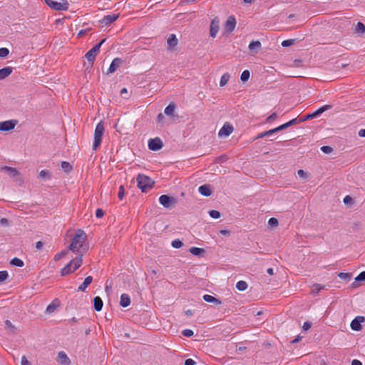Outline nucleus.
<instances>
[{
  "label": "nucleus",
  "mask_w": 365,
  "mask_h": 365,
  "mask_svg": "<svg viewBox=\"0 0 365 365\" xmlns=\"http://www.w3.org/2000/svg\"><path fill=\"white\" fill-rule=\"evenodd\" d=\"M359 135L362 138H365V129H361L359 131Z\"/></svg>",
  "instance_id": "nucleus-61"
},
{
  "label": "nucleus",
  "mask_w": 365,
  "mask_h": 365,
  "mask_svg": "<svg viewBox=\"0 0 365 365\" xmlns=\"http://www.w3.org/2000/svg\"><path fill=\"white\" fill-rule=\"evenodd\" d=\"M16 125V121L14 120H6L0 122V131H9L14 128Z\"/></svg>",
  "instance_id": "nucleus-10"
},
{
  "label": "nucleus",
  "mask_w": 365,
  "mask_h": 365,
  "mask_svg": "<svg viewBox=\"0 0 365 365\" xmlns=\"http://www.w3.org/2000/svg\"><path fill=\"white\" fill-rule=\"evenodd\" d=\"M365 281V271L361 272L356 278L354 283Z\"/></svg>",
  "instance_id": "nucleus-38"
},
{
  "label": "nucleus",
  "mask_w": 365,
  "mask_h": 365,
  "mask_svg": "<svg viewBox=\"0 0 365 365\" xmlns=\"http://www.w3.org/2000/svg\"><path fill=\"white\" fill-rule=\"evenodd\" d=\"M86 240V235L85 232L80 230H78L69 246V250L78 254V255L81 254L83 255V252L85 250L84 246Z\"/></svg>",
  "instance_id": "nucleus-1"
},
{
  "label": "nucleus",
  "mask_w": 365,
  "mask_h": 365,
  "mask_svg": "<svg viewBox=\"0 0 365 365\" xmlns=\"http://www.w3.org/2000/svg\"><path fill=\"white\" fill-rule=\"evenodd\" d=\"M178 41L175 34H170L167 41L168 46L171 48H173L174 47H175L178 44Z\"/></svg>",
  "instance_id": "nucleus-25"
},
{
  "label": "nucleus",
  "mask_w": 365,
  "mask_h": 365,
  "mask_svg": "<svg viewBox=\"0 0 365 365\" xmlns=\"http://www.w3.org/2000/svg\"><path fill=\"white\" fill-rule=\"evenodd\" d=\"M297 123V119L296 118H294L291 120H289V122H287V124L289 126L292 125H294Z\"/></svg>",
  "instance_id": "nucleus-62"
},
{
  "label": "nucleus",
  "mask_w": 365,
  "mask_h": 365,
  "mask_svg": "<svg viewBox=\"0 0 365 365\" xmlns=\"http://www.w3.org/2000/svg\"><path fill=\"white\" fill-rule=\"evenodd\" d=\"M233 130L234 128L232 125L225 123L219 130L218 135L220 137H227L233 132Z\"/></svg>",
  "instance_id": "nucleus-9"
},
{
  "label": "nucleus",
  "mask_w": 365,
  "mask_h": 365,
  "mask_svg": "<svg viewBox=\"0 0 365 365\" xmlns=\"http://www.w3.org/2000/svg\"><path fill=\"white\" fill-rule=\"evenodd\" d=\"M104 215V212L101 209H97L96 211V216L98 218H101Z\"/></svg>",
  "instance_id": "nucleus-48"
},
{
  "label": "nucleus",
  "mask_w": 365,
  "mask_h": 365,
  "mask_svg": "<svg viewBox=\"0 0 365 365\" xmlns=\"http://www.w3.org/2000/svg\"><path fill=\"white\" fill-rule=\"evenodd\" d=\"M137 183L142 192H146L153 187L154 182L149 177L139 174L137 177Z\"/></svg>",
  "instance_id": "nucleus-4"
},
{
  "label": "nucleus",
  "mask_w": 365,
  "mask_h": 365,
  "mask_svg": "<svg viewBox=\"0 0 365 365\" xmlns=\"http://www.w3.org/2000/svg\"><path fill=\"white\" fill-rule=\"evenodd\" d=\"M265 132H266L267 135L268 136V135H272L273 133H277V131L276 128H275L274 129H271V130L265 131Z\"/></svg>",
  "instance_id": "nucleus-57"
},
{
  "label": "nucleus",
  "mask_w": 365,
  "mask_h": 365,
  "mask_svg": "<svg viewBox=\"0 0 365 365\" xmlns=\"http://www.w3.org/2000/svg\"><path fill=\"white\" fill-rule=\"evenodd\" d=\"M314 118H315V115H314V113H312L311 114L307 115L305 120L312 119Z\"/></svg>",
  "instance_id": "nucleus-63"
},
{
  "label": "nucleus",
  "mask_w": 365,
  "mask_h": 365,
  "mask_svg": "<svg viewBox=\"0 0 365 365\" xmlns=\"http://www.w3.org/2000/svg\"><path fill=\"white\" fill-rule=\"evenodd\" d=\"M104 130V124L102 121H100L96 125L94 131V140L93 143V150H96L101 145Z\"/></svg>",
  "instance_id": "nucleus-3"
},
{
  "label": "nucleus",
  "mask_w": 365,
  "mask_h": 365,
  "mask_svg": "<svg viewBox=\"0 0 365 365\" xmlns=\"http://www.w3.org/2000/svg\"><path fill=\"white\" fill-rule=\"evenodd\" d=\"M351 365H362V363L358 359H354L351 361Z\"/></svg>",
  "instance_id": "nucleus-58"
},
{
  "label": "nucleus",
  "mask_w": 365,
  "mask_h": 365,
  "mask_svg": "<svg viewBox=\"0 0 365 365\" xmlns=\"http://www.w3.org/2000/svg\"><path fill=\"white\" fill-rule=\"evenodd\" d=\"M354 34L358 36H363L365 34V25L361 22H358L354 29Z\"/></svg>",
  "instance_id": "nucleus-16"
},
{
  "label": "nucleus",
  "mask_w": 365,
  "mask_h": 365,
  "mask_svg": "<svg viewBox=\"0 0 365 365\" xmlns=\"http://www.w3.org/2000/svg\"><path fill=\"white\" fill-rule=\"evenodd\" d=\"M195 361L192 359H187L185 361V365H195Z\"/></svg>",
  "instance_id": "nucleus-55"
},
{
  "label": "nucleus",
  "mask_w": 365,
  "mask_h": 365,
  "mask_svg": "<svg viewBox=\"0 0 365 365\" xmlns=\"http://www.w3.org/2000/svg\"><path fill=\"white\" fill-rule=\"evenodd\" d=\"M353 200L351 198V197H350L349 195H346L344 198V202L345 204H349V203H351L352 202Z\"/></svg>",
  "instance_id": "nucleus-54"
},
{
  "label": "nucleus",
  "mask_w": 365,
  "mask_h": 365,
  "mask_svg": "<svg viewBox=\"0 0 365 365\" xmlns=\"http://www.w3.org/2000/svg\"><path fill=\"white\" fill-rule=\"evenodd\" d=\"M83 263V255H78L76 258L71 259L69 263L64 266L61 270V276L68 275L77 270Z\"/></svg>",
  "instance_id": "nucleus-2"
},
{
  "label": "nucleus",
  "mask_w": 365,
  "mask_h": 365,
  "mask_svg": "<svg viewBox=\"0 0 365 365\" xmlns=\"http://www.w3.org/2000/svg\"><path fill=\"white\" fill-rule=\"evenodd\" d=\"M11 264L14 266H16L19 267H22L24 266V262L17 257H14L11 260Z\"/></svg>",
  "instance_id": "nucleus-33"
},
{
  "label": "nucleus",
  "mask_w": 365,
  "mask_h": 365,
  "mask_svg": "<svg viewBox=\"0 0 365 365\" xmlns=\"http://www.w3.org/2000/svg\"><path fill=\"white\" fill-rule=\"evenodd\" d=\"M39 177L40 178H46V177H49L48 175V171L47 170H41L40 173H39Z\"/></svg>",
  "instance_id": "nucleus-52"
},
{
  "label": "nucleus",
  "mask_w": 365,
  "mask_h": 365,
  "mask_svg": "<svg viewBox=\"0 0 365 365\" xmlns=\"http://www.w3.org/2000/svg\"><path fill=\"white\" fill-rule=\"evenodd\" d=\"M68 253V251L67 250H65V251H62L58 254H56L55 256H54V260L55 261H58L61 258H62L63 256H65L66 255H67Z\"/></svg>",
  "instance_id": "nucleus-43"
},
{
  "label": "nucleus",
  "mask_w": 365,
  "mask_h": 365,
  "mask_svg": "<svg viewBox=\"0 0 365 365\" xmlns=\"http://www.w3.org/2000/svg\"><path fill=\"white\" fill-rule=\"evenodd\" d=\"M190 252L195 256H198L205 253V250L200 247H192L190 249Z\"/></svg>",
  "instance_id": "nucleus-28"
},
{
  "label": "nucleus",
  "mask_w": 365,
  "mask_h": 365,
  "mask_svg": "<svg viewBox=\"0 0 365 365\" xmlns=\"http://www.w3.org/2000/svg\"><path fill=\"white\" fill-rule=\"evenodd\" d=\"M121 63V59L119 58H115L111 62L109 68H108L107 73H112L115 72L117 68L120 66Z\"/></svg>",
  "instance_id": "nucleus-15"
},
{
  "label": "nucleus",
  "mask_w": 365,
  "mask_h": 365,
  "mask_svg": "<svg viewBox=\"0 0 365 365\" xmlns=\"http://www.w3.org/2000/svg\"><path fill=\"white\" fill-rule=\"evenodd\" d=\"M12 73L11 67H4L0 69V80H3L8 77Z\"/></svg>",
  "instance_id": "nucleus-22"
},
{
  "label": "nucleus",
  "mask_w": 365,
  "mask_h": 365,
  "mask_svg": "<svg viewBox=\"0 0 365 365\" xmlns=\"http://www.w3.org/2000/svg\"><path fill=\"white\" fill-rule=\"evenodd\" d=\"M293 40H285L282 43V46L284 47H287L291 46L292 44Z\"/></svg>",
  "instance_id": "nucleus-51"
},
{
  "label": "nucleus",
  "mask_w": 365,
  "mask_h": 365,
  "mask_svg": "<svg viewBox=\"0 0 365 365\" xmlns=\"http://www.w3.org/2000/svg\"><path fill=\"white\" fill-rule=\"evenodd\" d=\"M105 41L106 39L101 40L99 43L96 44L86 53L85 56L88 61L93 62L95 61L96 56L99 53L100 48Z\"/></svg>",
  "instance_id": "nucleus-6"
},
{
  "label": "nucleus",
  "mask_w": 365,
  "mask_h": 365,
  "mask_svg": "<svg viewBox=\"0 0 365 365\" xmlns=\"http://www.w3.org/2000/svg\"><path fill=\"white\" fill-rule=\"evenodd\" d=\"M261 43L259 41H252L250 44H249V49L250 51H255V50H257V49H259L261 48Z\"/></svg>",
  "instance_id": "nucleus-30"
},
{
  "label": "nucleus",
  "mask_w": 365,
  "mask_h": 365,
  "mask_svg": "<svg viewBox=\"0 0 365 365\" xmlns=\"http://www.w3.org/2000/svg\"><path fill=\"white\" fill-rule=\"evenodd\" d=\"M193 331L191 329H185L182 331V334L186 337H190L193 335Z\"/></svg>",
  "instance_id": "nucleus-45"
},
{
  "label": "nucleus",
  "mask_w": 365,
  "mask_h": 365,
  "mask_svg": "<svg viewBox=\"0 0 365 365\" xmlns=\"http://www.w3.org/2000/svg\"><path fill=\"white\" fill-rule=\"evenodd\" d=\"M148 148L153 151L159 150L163 148V142L159 138H151L148 140Z\"/></svg>",
  "instance_id": "nucleus-7"
},
{
  "label": "nucleus",
  "mask_w": 365,
  "mask_h": 365,
  "mask_svg": "<svg viewBox=\"0 0 365 365\" xmlns=\"http://www.w3.org/2000/svg\"><path fill=\"white\" fill-rule=\"evenodd\" d=\"M9 277L7 271H0V283L4 282Z\"/></svg>",
  "instance_id": "nucleus-37"
},
{
  "label": "nucleus",
  "mask_w": 365,
  "mask_h": 365,
  "mask_svg": "<svg viewBox=\"0 0 365 365\" xmlns=\"http://www.w3.org/2000/svg\"><path fill=\"white\" fill-rule=\"evenodd\" d=\"M199 192L203 196H210L211 195V190L208 185H201L198 188Z\"/></svg>",
  "instance_id": "nucleus-24"
},
{
  "label": "nucleus",
  "mask_w": 365,
  "mask_h": 365,
  "mask_svg": "<svg viewBox=\"0 0 365 365\" xmlns=\"http://www.w3.org/2000/svg\"><path fill=\"white\" fill-rule=\"evenodd\" d=\"M321 150L326 154H329L332 152L333 149L330 146L324 145L321 148Z\"/></svg>",
  "instance_id": "nucleus-44"
},
{
  "label": "nucleus",
  "mask_w": 365,
  "mask_h": 365,
  "mask_svg": "<svg viewBox=\"0 0 365 365\" xmlns=\"http://www.w3.org/2000/svg\"><path fill=\"white\" fill-rule=\"evenodd\" d=\"M297 174L301 178H306L307 173L303 170H299Z\"/></svg>",
  "instance_id": "nucleus-56"
},
{
  "label": "nucleus",
  "mask_w": 365,
  "mask_h": 365,
  "mask_svg": "<svg viewBox=\"0 0 365 365\" xmlns=\"http://www.w3.org/2000/svg\"><path fill=\"white\" fill-rule=\"evenodd\" d=\"M209 215L211 217L214 219H218L220 217V213L217 210H210L209 212Z\"/></svg>",
  "instance_id": "nucleus-41"
},
{
  "label": "nucleus",
  "mask_w": 365,
  "mask_h": 365,
  "mask_svg": "<svg viewBox=\"0 0 365 365\" xmlns=\"http://www.w3.org/2000/svg\"><path fill=\"white\" fill-rule=\"evenodd\" d=\"M236 288L240 291H245L247 288V284L245 281H239L236 284Z\"/></svg>",
  "instance_id": "nucleus-34"
},
{
  "label": "nucleus",
  "mask_w": 365,
  "mask_h": 365,
  "mask_svg": "<svg viewBox=\"0 0 365 365\" xmlns=\"http://www.w3.org/2000/svg\"><path fill=\"white\" fill-rule=\"evenodd\" d=\"M164 118V115L162 113H159L158 115V121L160 122Z\"/></svg>",
  "instance_id": "nucleus-64"
},
{
  "label": "nucleus",
  "mask_w": 365,
  "mask_h": 365,
  "mask_svg": "<svg viewBox=\"0 0 365 365\" xmlns=\"http://www.w3.org/2000/svg\"><path fill=\"white\" fill-rule=\"evenodd\" d=\"M130 304V299L128 294H123L120 296V304L123 307H127Z\"/></svg>",
  "instance_id": "nucleus-20"
},
{
  "label": "nucleus",
  "mask_w": 365,
  "mask_h": 365,
  "mask_svg": "<svg viewBox=\"0 0 365 365\" xmlns=\"http://www.w3.org/2000/svg\"><path fill=\"white\" fill-rule=\"evenodd\" d=\"M236 26V21L233 16H229L225 25V29L227 32L234 31Z\"/></svg>",
  "instance_id": "nucleus-13"
},
{
  "label": "nucleus",
  "mask_w": 365,
  "mask_h": 365,
  "mask_svg": "<svg viewBox=\"0 0 365 365\" xmlns=\"http://www.w3.org/2000/svg\"><path fill=\"white\" fill-rule=\"evenodd\" d=\"M265 136H267V134H266V132H263V133H259L256 138L255 139H259V138H262Z\"/></svg>",
  "instance_id": "nucleus-60"
},
{
  "label": "nucleus",
  "mask_w": 365,
  "mask_h": 365,
  "mask_svg": "<svg viewBox=\"0 0 365 365\" xmlns=\"http://www.w3.org/2000/svg\"><path fill=\"white\" fill-rule=\"evenodd\" d=\"M203 299L205 302H210V303H215L216 304H221V302L220 300H218L217 298H215L213 296L210 295V294H205L203 296Z\"/></svg>",
  "instance_id": "nucleus-26"
},
{
  "label": "nucleus",
  "mask_w": 365,
  "mask_h": 365,
  "mask_svg": "<svg viewBox=\"0 0 365 365\" xmlns=\"http://www.w3.org/2000/svg\"><path fill=\"white\" fill-rule=\"evenodd\" d=\"M230 75L228 73H224L220 80V86L224 87L230 81Z\"/></svg>",
  "instance_id": "nucleus-27"
},
{
  "label": "nucleus",
  "mask_w": 365,
  "mask_h": 365,
  "mask_svg": "<svg viewBox=\"0 0 365 365\" xmlns=\"http://www.w3.org/2000/svg\"><path fill=\"white\" fill-rule=\"evenodd\" d=\"M9 53V51L7 48H0V57L1 58H5L6 57Z\"/></svg>",
  "instance_id": "nucleus-42"
},
{
  "label": "nucleus",
  "mask_w": 365,
  "mask_h": 365,
  "mask_svg": "<svg viewBox=\"0 0 365 365\" xmlns=\"http://www.w3.org/2000/svg\"><path fill=\"white\" fill-rule=\"evenodd\" d=\"M277 118V114L276 113H273L271 114L267 118V122H272L275 120Z\"/></svg>",
  "instance_id": "nucleus-47"
},
{
  "label": "nucleus",
  "mask_w": 365,
  "mask_h": 365,
  "mask_svg": "<svg viewBox=\"0 0 365 365\" xmlns=\"http://www.w3.org/2000/svg\"><path fill=\"white\" fill-rule=\"evenodd\" d=\"M160 203L165 207H170L174 202V199L167 195H163L159 197Z\"/></svg>",
  "instance_id": "nucleus-11"
},
{
  "label": "nucleus",
  "mask_w": 365,
  "mask_h": 365,
  "mask_svg": "<svg viewBox=\"0 0 365 365\" xmlns=\"http://www.w3.org/2000/svg\"><path fill=\"white\" fill-rule=\"evenodd\" d=\"M118 18V14L107 15L103 18V19L101 20V23L106 26H108L114 22L115 21H116Z\"/></svg>",
  "instance_id": "nucleus-17"
},
{
  "label": "nucleus",
  "mask_w": 365,
  "mask_h": 365,
  "mask_svg": "<svg viewBox=\"0 0 365 365\" xmlns=\"http://www.w3.org/2000/svg\"><path fill=\"white\" fill-rule=\"evenodd\" d=\"M250 77V73L248 70H245L240 76V79L242 81H247Z\"/></svg>",
  "instance_id": "nucleus-36"
},
{
  "label": "nucleus",
  "mask_w": 365,
  "mask_h": 365,
  "mask_svg": "<svg viewBox=\"0 0 365 365\" xmlns=\"http://www.w3.org/2000/svg\"><path fill=\"white\" fill-rule=\"evenodd\" d=\"M43 247V243L41 241H38L36 243V248L37 250L41 249Z\"/></svg>",
  "instance_id": "nucleus-59"
},
{
  "label": "nucleus",
  "mask_w": 365,
  "mask_h": 365,
  "mask_svg": "<svg viewBox=\"0 0 365 365\" xmlns=\"http://www.w3.org/2000/svg\"><path fill=\"white\" fill-rule=\"evenodd\" d=\"M332 108V106L331 105H325L322 107H320L319 108H318L317 110H315L314 112V114L316 116H317L318 115L322 113L323 112L327 110H329Z\"/></svg>",
  "instance_id": "nucleus-31"
},
{
  "label": "nucleus",
  "mask_w": 365,
  "mask_h": 365,
  "mask_svg": "<svg viewBox=\"0 0 365 365\" xmlns=\"http://www.w3.org/2000/svg\"><path fill=\"white\" fill-rule=\"evenodd\" d=\"M182 242L180 240H175L172 242V246L176 249L182 247Z\"/></svg>",
  "instance_id": "nucleus-40"
},
{
  "label": "nucleus",
  "mask_w": 365,
  "mask_h": 365,
  "mask_svg": "<svg viewBox=\"0 0 365 365\" xmlns=\"http://www.w3.org/2000/svg\"><path fill=\"white\" fill-rule=\"evenodd\" d=\"M312 327V324L309 322H306L304 323L303 326H302V329L304 330V331H307L309 330Z\"/></svg>",
  "instance_id": "nucleus-50"
},
{
  "label": "nucleus",
  "mask_w": 365,
  "mask_h": 365,
  "mask_svg": "<svg viewBox=\"0 0 365 365\" xmlns=\"http://www.w3.org/2000/svg\"><path fill=\"white\" fill-rule=\"evenodd\" d=\"M46 4L56 11H65L68 8L67 0H45Z\"/></svg>",
  "instance_id": "nucleus-5"
},
{
  "label": "nucleus",
  "mask_w": 365,
  "mask_h": 365,
  "mask_svg": "<svg viewBox=\"0 0 365 365\" xmlns=\"http://www.w3.org/2000/svg\"><path fill=\"white\" fill-rule=\"evenodd\" d=\"M21 365H31V363L27 360V359L25 356H23L21 357Z\"/></svg>",
  "instance_id": "nucleus-49"
},
{
  "label": "nucleus",
  "mask_w": 365,
  "mask_h": 365,
  "mask_svg": "<svg viewBox=\"0 0 365 365\" xmlns=\"http://www.w3.org/2000/svg\"><path fill=\"white\" fill-rule=\"evenodd\" d=\"M288 127H289V125H288L287 123H284V124L279 125V127L276 128V130L278 132V131L282 130Z\"/></svg>",
  "instance_id": "nucleus-53"
},
{
  "label": "nucleus",
  "mask_w": 365,
  "mask_h": 365,
  "mask_svg": "<svg viewBox=\"0 0 365 365\" xmlns=\"http://www.w3.org/2000/svg\"><path fill=\"white\" fill-rule=\"evenodd\" d=\"M5 326L8 332L11 334H14L15 332L16 328L9 320H6L5 322Z\"/></svg>",
  "instance_id": "nucleus-32"
},
{
  "label": "nucleus",
  "mask_w": 365,
  "mask_h": 365,
  "mask_svg": "<svg viewBox=\"0 0 365 365\" xmlns=\"http://www.w3.org/2000/svg\"><path fill=\"white\" fill-rule=\"evenodd\" d=\"M325 289V286L322 285L320 284H314L312 287L311 293L312 294H317L319 293V291H321L322 289Z\"/></svg>",
  "instance_id": "nucleus-29"
},
{
  "label": "nucleus",
  "mask_w": 365,
  "mask_h": 365,
  "mask_svg": "<svg viewBox=\"0 0 365 365\" xmlns=\"http://www.w3.org/2000/svg\"><path fill=\"white\" fill-rule=\"evenodd\" d=\"M219 24H220L219 20H217L216 19H213L211 22L210 34L212 38H215L219 31V29H220Z\"/></svg>",
  "instance_id": "nucleus-12"
},
{
  "label": "nucleus",
  "mask_w": 365,
  "mask_h": 365,
  "mask_svg": "<svg viewBox=\"0 0 365 365\" xmlns=\"http://www.w3.org/2000/svg\"><path fill=\"white\" fill-rule=\"evenodd\" d=\"M268 223L270 226H277L278 225V220L277 218H274V217H271L269 221H268Z\"/></svg>",
  "instance_id": "nucleus-46"
},
{
  "label": "nucleus",
  "mask_w": 365,
  "mask_h": 365,
  "mask_svg": "<svg viewBox=\"0 0 365 365\" xmlns=\"http://www.w3.org/2000/svg\"><path fill=\"white\" fill-rule=\"evenodd\" d=\"M93 282V277L91 276H88L85 278L83 282L79 285L78 287V291L85 292L87 287L91 284Z\"/></svg>",
  "instance_id": "nucleus-18"
},
{
  "label": "nucleus",
  "mask_w": 365,
  "mask_h": 365,
  "mask_svg": "<svg viewBox=\"0 0 365 365\" xmlns=\"http://www.w3.org/2000/svg\"><path fill=\"white\" fill-rule=\"evenodd\" d=\"M365 318L361 316H358L354 319L351 322V328L354 331H361L362 329L361 323L364 322Z\"/></svg>",
  "instance_id": "nucleus-8"
},
{
  "label": "nucleus",
  "mask_w": 365,
  "mask_h": 365,
  "mask_svg": "<svg viewBox=\"0 0 365 365\" xmlns=\"http://www.w3.org/2000/svg\"><path fill=\"white\" fill-rule=\"evenodd\" d=\"M57 361L61 365H69L70 364V359L67 356L66 354L63 351H60L58 354Z\"/></svg>",
  "instance_id": "nucleus-14"
},
{
  "label": "nucleus",
  "mask_w": 365,
  "mask_h": 365,
  "mask_svg": "<svg viewBox=\"0 0 365 365\" xmlns=\"http://www.w3.org/2000/svg\"><path fill=\"white\" fill-rule=\"evenodd\" d=\"M61 168L66 172H70L72 170V166L68 162L63 161L61 163Z\"/></svg>",
  "instance_id": "nucleus-35"
},
{
  "label": "nucleus",
  "mask_w": 365,
  "mask_h": 365,
  "mask_svg": "<svg viewBox=\"0 0 365 365\" xmlns=\"http://www.w3.org/2000/svg\"><path fill=\"white\" fill-rule=\"evenodd\" d=\"M1 170L7 173L8 175L12 178H14L19 175L18 170L16 168L11 167L4 166L1 168Z\"/></svg>",
  "instance_id": "nucleus-19"
},
{
  "label": "nucleus",
  "mask_w": 365,
  "mask_h": 365,
  "mask_svg": "<svg viewBox=\"0 0 365 365\" xmlns=\"http://www.w3.org/2000/svg\"><path fill=\"white\" fill-rule=\"evenodd\" d=\"M125 196V188L123 185H120L118 192V197L121 200Z\"/></svg>",
  "instance_id": "nucleus-39"
},
{
  "label": "nucleus",
  "mask_w": 365,
  "mask_h": 365,
  "mask_svg": "<svg viewBox=\"0 0 365 365\" xmlns=\"http://www.w3.org/2000/svg\"><path fill=\"white\" fill-rule=\"evenodd\" d=\"M176 106L174 103H170L164 110V113L166 115L173 116L174 113L175 111Z\"/></svg>",
  "instance_id": "nucleus-23"
},
{
  "label": "nucleus",
  "mask_w": 365,
  "mask_h": 365,
  "mask_svg": "<svg viewBox=\"0 0 365 365\" xmlns=\"http://www.w3.org/2000/svg\"><path fill=\"white\" fill-rule=\"evenodd\" d=\"M93 305H94V309L96 311L100 312L102 310L103 303V300L101 299V298L100 297H94Z\"/></svg>",
  "instance_id": "nucleus-21"
}]
</instances>
